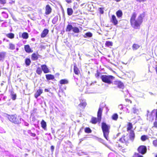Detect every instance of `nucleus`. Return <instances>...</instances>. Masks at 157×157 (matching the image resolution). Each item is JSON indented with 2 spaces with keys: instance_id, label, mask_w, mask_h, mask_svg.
Wrapping results in <instances>:
<instances>
[{
  "instance_id": "24",
  "label": "nucleus",
  "mask_w": 157,
  "mask_h": 157,
  "mask_svg": "<svg viewBox=\"0 0 157 157\" xmlns=\"http://www.w3.org/2000/svg\"><path fill=\"white\" fill-rule=\"evenodd\" d=\"M41 127L44 129H45L46 127V122L44 120H42L41 122Z\"/></svg>"
},
{
  "instance_id": "6",
  "label": "nucleus",
  "mask_w": 157,
  "mask_h": 157,
  "mask_svg": "<svg viewBox=\"0 0 157 157\" xmlns=\"http://www.w3.org/2000/svg\"><path fill=\"white\" fill-rule=\"evenodd\" d=\"M130 139L129 136L128 135L124 136L123 137H122L120 139V141L123 143H125L127 146L129 144V140Z\"/></svg>"
},
{
  "instance_id": "38",
  "label": "nucleus",
  "mask_w": 157,
  "mask_h": 157,
  "mask_svg": "<svg viewBox=\"0 0 157 157\" xmlns=\"http://www.w3.org/2000/svg\"><path fill=\"white\" fill-rule=\"evenodd\" d=\"M11 98L13 100H15L16 99V94H14L13 92L11 93Z\"/></svg>"
},
{
  "instance_id": "15",
  "label": "nucleus",
  "mask_w": 157,
  "mask_h": 157,
  "mask_svg": "<svg viewBox=\"0 0 157 157\" xmlns=\"http://www.w3.org/2000/svg\"><path fill=\"white\" fill-rule=\"evenodd\" d=\"M25 49L26 52L28 53L32 52L33 51L30 48L29 46L28 45H25Z\"/></svg>"
},
{
  "instance_id": "3",
  "label": "nucleus",
  "mask_w": 157,
  "mask_h": 157,
  "mask_svg": "<svg viewBox=\"0 0 157 157\" xmlns=\"http://www.w3.org/2000/svg\"><path fill=\"white\" fill-rule=\"evenodd\" d=\"M6 117L11 122L17 124L21 123V120L22 119L19 117H17L16 115H7Z\"/></svg>"
},
{
  "instance_id": "47",
  "label": "nucleus",
  "mask_w": 157,
  "mask_h": 157,
  "mask_svg": "<svg viewBox=\"0 0 157 157\" xmlns=\"http://www.w3.org/2000/svg\"><path fill=\"white\" fill-rule=\"evenodd\" d=\"M154 126L156 128H157V121H155L154 123Z\"/></svg>"
},
{
  "instance_id": "55",
  "label": "nucleus",
  "mask_w": 157,
  "mask_h": 157,
  "mask_svg": "<svg viewBox=\"0 0 157 157\" xmlns=\"http://www.w3.org/2000/svg\"><path fill=\"white\" fill-rule=\"evenodd\" d=\"M100 12L102 14H103V13H104V11L102 10H101L100 11Z\"/></svg>"
},
{
  "instance_id": "23",
  "label": "nucleus",
  "mask_w": 157,
  "mask_h": 157,
  "mask_svg": "<svg viewBox=\"0 0 157 157\" xmlns=\"http://www.w3.org/2000/svg\"><path fill=\"white\" fill-rule=\"evenodd\" d=\"M38 57L36 53H33L32 55V59L33 60H37Z\"/></svg>"
},
{
  "instance_id": "39",
  "label": "nucleus",
  "mask_w": 157,
  "mask_h": 157,
  "mask_svg": "<svg viewBox=\"0 0 157 157\" xmlns=\"http://www.w3.org/2000/svg\"><path fill=\"white\" fill-rule=\"evenodd\" d=\"M132 128V124L131 123H129L128 124V127L127 128V130H130Z\"/></svg>"
},
{
  "instance_id": "34",
  "label": "nucleus",
  "mask_w": 157,
  "mask_h": 157,
  "mask_svg": "<svg viewBox=\"0 0 157 157\" xmlns=\"http://www.w3.org/2000/svg\"><path fill=\"white\" fill-rule=\"evenodd\" d=\"M5 55V53L4 52H0V60L4 59Z\"/></svg>"
},
{
  "instance_id": "18",
  "label": "nucleus",
  "mask_w": 157,
  "mask_h": 157,
  "mask_svg": "<svg viewBox=\"0 0 157 157\" xmlns=\"http://www.w3.org/2000/svg\"><path fill=\"white\" fill-rule=\"evenodd\" d=\"M73 27L71 25L68 24L67 27L66 31L67 32H70L71 30L73 29Z\"/></svg>"
},
{
  "instance_id": "9",
  "label": "nucleus",
  "mask_w": 157,
  "mask_h": 157,
  "mask_svg": "<svg viewBox=\"0 0 157 157\" xmlns=\"http://www.w3.org/2000/svg\"><path fill=\"white\" fill-rule=\"evenodd\" d=\"M102 111V108L99 107L98 112L97 116L98 120L99 121L101 120V114Z\"/></svg>"
},
{
  "instance_id": "36",
  "label": "nucleus",
  "mask_w": 157,
  "mask_h": 157,
  "mask_svg": "<svg viewBox=\"0 0 157 157\" xmlns=\"http://www.w3.org/2000/svg\"><path fill=\"white\" fill-rule=\"evenodd\" d=\"M132 111L134 113H137L138 112V110L136 109V107L135 106L132 108Z\"/></svg>"
},
{
  "instance_id": "30",
  "label": "nucleus",
  "mask_w": 157,
  "mask_h": 157,
  "mask_svg": "<svg viewBox=\"0 0 157 157\" xmlns=\"http://www.w3.org/2000/svg\"><path fill=\"white\" fill-rule=\"evenodd\" d=\"M58 16H55L52 20V23L53 24H56L57 21H58Z\"/></svg>"
},
{
  "instance_id": "22",
  "label": "nucleus",
  "mask_w": 157,
  "mask_h": 157,
  "mask_svg": "<svg viewBox=\"0 0 157 157\" xmlns=\"http://www.w3.org/2000/svg\"><path fill=\"white\" fill-rule=\"evenodd\" d=\"M74 71L75 74L76 75L78 74L79 72V71L76 65H74Z\"/></svg>"
},
{
  "instance_id": "37",
  "label": "nucleus",
  "mask_w": 157,
  "mask_h": 157,
  "mask_svg": "<svg viewBox=\"0 0 157 157\" xmlns=\"http://www.w3.org/2000/svg\"><path fill=\"white\" fill-rule=\"evenodd\" d=\"M85 35L86 36H84V37H91L92 36V34L90 32H88L86 33L85 34Z\"/></svg>"
},
{
  "instance_id": "46",
  "label": "nucleus",
  "mask_w": 157,
  "mask_h": 157,
  "mask_svg": "<svg viewBox=\"0 0 157 157\" xmlns=\"http://www.w3.org/2000/svg\"><path fill=\"white\" fill-rule=\"evenodd\" d=\"M136 1L140 2H144L146 1L147 0H136Z\"/></svg>"
},
{
  "instance_id": "62",
  "label": "nucleus",
  "mask_w": 157,
  "mask_h": 157,
  "mask_svg": "<svg viewBox=\"0 0 157 157\" xmlns=\"http://www.w3.org/2000/svg\"><path fill=\"white\" fill-rule=\"evenodd\" d=\"M155 157H157V154L156 155Z\"/></svg>"
},
{
  "instance_id": "29",
  "label": "nucleus",
  "mask_w": 157,
  "mask_h": 157,
  "mask_svg": "<svg viewBox=\"0 0 157 157\" xmlns=\"http://www.w3.org/2000/svg\"><path fill=\"white\" fill-rule=\"evenodd\" d=\"M140 47V46L137 44H134L133 45L132 47L133 50H136L139 48Z\"/></svg>"
},
{
  "instance_id": "10",
  "label": "nucleus",
  "mask_w": 157,
  "mask_h": 157,
  "mask_svg": "<svg viewBox=\"0 0 157 157\" xmlns=\"http://www.w3.org/2000/svg\"><path fill=\"white\" fill-rule=\"evenodd\" d=\"M45 9V14L46 15H48L51 12L52 9L49 5H48L46 6Z\"/></svg>"
},
{
  "instance_id": "63",
  "label": "nucleus",
  "mask_w": 157,
  "mask_h": 157,
  "mask_svg": "<svg viewBox=\"0 0 157 157\" xmlns=\"http://www.w3.org/2000/svg\"><path fill=\"white\" fill-rule=\"evenodd\" d=\"M57 75H59V73H57Z\"/></svg>"
},
{
  "instance_id": "21",
  "label": "nucleus",
  "mask_w": 157,
  "mask_h": 157,
  "mask_svg": "<svg viewBox=\"0 0 157 157\" xmlns=\"http://www.w3.org/2000/svg\"><path fill=\"white\" fill-rule=\"evenodd\" d=\"M59 83L61 84H67L68 83V81L67 79H62L60 81Z\"/></svg>"
},
{
  "instance_id": "16",
  "label": "nucleus",
  "mask_w": 157,
  "mask_h": 157,
  "mask_svg": "<svg viewBox=\"0 0 157 157\" xmlns=\"http://www.w3.org/2000/svg\"><path fill=\"white\" fill-rule=\"evenodd\" d=\"M46 79L48 80H52L54 78V75L51 74H47L46 75Z\"/></svg>"
},
{
  "instance_id": "58",
  "label": "nucleus",
  "mask_w": 157,
  "mask_h": 157,
  "mask_svg": "<svg viewBox=\"0 0 157 157\" xmlns=\"http://www.w3.org/2000/svg\"><path fill=\"white\" fill-rule=\"evenodd\" d=\"M115 1H116L117 2H120L121 0H115Z\"/></svg>"
},
{
  "instance_id": "56",
  "label": "nucleus",
  "mask_w": 157,
  "mask_h": 157,
  "mask_svg": "<svg viewBox=\"0 0 157 157\" xmlns=\"http://www.w3.org/2000/svg\"><path fill=\"white\" fill-rule=\"evenodd\" d=\"M118 147H122L121 145L119 144L118 145Z\"/></svg>"
},
{
  "instance_id": "4",
  "label": "nucleus",
  "mask_w": 157,
  "mask_h": 157,
  "mask_svg": "<svg viewBox=\"0 0 157 157\" xmlns=\"http://www.w3.org/2000/svg\"><path fill=\"white\" fill-rule=\"evenodd\" d=\"M115 77L112 75H102L101 78L102 81L108 84H110L112 83V81L114 79Z\"/></svg>"
},
{
  "instance_id": "20",
  "label": "nucleus",
  "mask_w": 157,
  "mask_h": 157,
  "mask_svg": "<svg viewBox=\"0 0 157 157\" xmlns=\"http://www.w3.org/2000/svg\"><path fill=\"white\" fill-rule=\"evenodd\" d=\"M73 13V10L71 8H68L67 9V14L69 16L71 15Z\"/></svg>"
},
{
  "instance_id": "48",
  "label": "nucleus",
  "mask_w": 157,
  "mask_h": 157,
  "mask_svg": "<svg viewBox=\"0 0 157 157\" xmlns=\"http://www.w3.org/2000/svg\"><path fill=\"white\" fill-rule=\"evenodd\" d=\"M31 136L33 137H35L36 136V134L34 133H31Z\"/></svg>"
},
{
  "instance_id": "17",
  "label": "nucleus",
  "mask_w": 157,
  "mask_h": 157,
  "mask_svg": "<svg viewBox=\"0 0 157 157\" xmlns=\"http://www.w3.org/2000/svg\"><path fill=\"white\" fill-rule=\"evenodd\" d=\"M101 121L98 120V118H96L92 117L91 118V122L93 124H96L98 121Z\"/></svg>"
},
{
  "instance_id": "2",
  "label": "nucleus",
  "mask_w": 157,
  "mask_h": 157,
  "mask_svg": "<svg viewBox=\"0 0 157 157\" xmlns=\"http://www.w3.org/2000/svg\"><path fill=\"white\" fill-rule=\"evenodd\" d=\"M110 128V126L107 125L104 122L102 123L101 128L103 133V135L107 140H109L108 135Z\"/></svg>"
},
{
  "instance_id": "50",
  "label": "nucleus",
  "mask_w": 157,
  "mask_h": 157,
  "mask_svg": "<svg viewBox=\"0 0 157 157\" xmlns=\"http://www.w3.org/2000/svg\"><path fill=\"white\" fill-rule=\"evenodd\" d=\"M98 140L100 142H101L103 140L101 138H98Z\"/></svg>"
},
{
  "instance_id": "41",
  "label": "nucleus",
  "mask_w": 157,
  "mask_h": 157,
  "mask_svg": "<svg viewBox=\"0 0 157 157\" xmlns=\"http://www.w3.org/2000/svg\"><path fill=\"white\" fill-rule=\"evenodd\" d=\"M85 131L86 133H90L91 132V130L90 128H86L85 129Z\"/></svg>"
},
{
  "instance_id": "51",
  "label": "nucleus",
  "mask_w": 157,
  "mask_h": 157,
  "mask_svg": "<svg viewBox=\"0 0 157 157\" xmlns=\"http://www.w3.org/2000/svg\"><path fill=\"white\" fill-rule=\"evenodd\" d=\"M54 147L53 146H52L51 147V148L52 151H53L54 149Z\"/></svg>"
},
{
  "instance_id": "12",
  "label": "nucleus",
  "mask_w": 157,
  "mask_h": 157,
  "mask_svg": "<svg viewBox=\"0 0 157 157\" xmlns=\"http://www.w3.org/2000/svg\"><path fill=\"white\" fill-rule=\"evenodd\" d=\"M48 32L49 30L48 29H44L41 34V37L42 38H44L45 37L47 34L48 33Z\"/></svg>"
},
{
  "instance_id": "54",
  "label": "nucleus",
  "mask_w": 157,
  "mask_h": 157,
  "mask_svg": "<svg viewBox=\"0 0 157 157\" xmlns=\"http://www.w3.org/2000/svg\"><path fill=\"white\" fill-rule=\"evenodd\" d=\"M49 90L48 89H44L45 92H49Z\"/></svg>"
},
{
  "instance_id": "43",
  "label": "nucleus",
  "mask_w": 157,
  "mask_h": 157,
  "mask_svg": "<svg viewBox=\"0 0 157 157\" xmlns=\"http://www.w3.org/2000/svg\"><path fill=\"white\" fill-rule=\"evenodd\" d=\"M147 137L146 136L144 135L141 136V139L143 141H145Z\"/></svg>"
},
{
  "instance_id": "53",
  "label": "nucleus",
  "mask_w": 157,
  "mask_h": 157,
  "mask_svg": "<svg viewBox=\"0 0 157 157\" xmlns=\"http://www.w3.org/2000/svg\"><path fill=\"white\" fill-rule=\"evenodd\" d=\"M3 41H6V42H8L9 41V40L6 39L5 38H4L3 39Z\"/></svg>"
},
{
  "instance_id": "49",
  "label": "nucleus",
  "mask_w": 157,
  "mask_h": 157,
  "mask_svg": "<svg viewBox=\"0 0 157 157\" xmlns=\"http://www.w3.org/2000/svg\"><path fill=\"white\" fill-rule=\"evenodd\" d=\"M118 107L121 109H123V107H122V105H119L118 106Z\"/></svg>"
},
{
  "instance_id": "42",
  "label": "nucleus",
  "mask_w": 157,
  "mask_h": 157,
  "mask_svg": "<svg viewBox=\"0 0 157 157\" xmlns=\"http://www.w3.org/2000/svg\"><path fill=\"white\" fill-rule=\"evenodd\" d=\"M153 144L155 147H157V139L154 140L152 142Z\"/></svg>"
},
{
  "instance_id": "8",
  "label": "nucleus",
  "mask_w": 157,
  "mask_h": 157,
  "mask_svg": "<svg viewBox=\"0 0 157 157\" xmlns=\"http://www.w3.org/2000/svg\"><path fill=\"white\" fill-rule=\"evenodd\" d=\"M41 67L42 71L44 73H47L49 72V70L46 65H42Z\"/></svg>"
},
{
  "instance_id": "11",
  "label": "nucleus",
  "mask_w": 157,
  "mask_h": 157,
  "mask_svg": "<svg viewBox=\"0 0 157 157\" xmlns=\"http://www.w3.org/2000/svg\"><path fill=\"white\" fill-rule=\"evenodd\" d=\"M111 21L114 25H117V24L118 21L117 19L116 16L114 15H112Z\"/></svg>"
},
{
  "instance_id": "32",
  "label": "nucleus",
  "mask_w": 157,
  "mask_h": 157,
  "mask_svg": "<svg viewBox=\"0 0 157 157\" xmlns=\"http://www.w3.org/2000/svg\"><path fill=\"white\" fill-rule=\"evenodd\" d=\"M22 37L23 38L27 39L28 38V34L27 33H24L22 35Z\"/></svg>"
},
{
  "instance_id": "35",
  "label": "nucleus",
  "mask_w": 157,
  "mask_h": 157,
  "mask_svg": "<svg viewBox=\"0 0 157 157\" xmlns=\"http://www.w3.org/2000/svg\"><path fill=\"white\" fill-rule=\"evenodd\" d=\"M112 118L113 120H117L118 118V115L116 113L114 114L112 116Z\"/></svg>"
},
{
  "instance_id": "19",
  "label": "nucleus",
  "mask_w": 157,
  "mask_h": 157,
  "mask_svg": "<svg viewBox=\"0 0 157 157\" xmlns=\"http://www.w3.org/2000/svg\"><path fill=\"white\" fill-rule=\"evenodd\" d=\"M9 49L10 50H14L15 48V45L12 44V43H10L9 44Z\"/></svg>"
},
{
  "instance_id": "25",
  "label": "nucleus",
  "mask_w": 157,
  "mask_h": 157,
  "mask_svg": "<svg viewBox=\"0 0 157 157\" xmlns=\"http://www.w3.org/2000/svg\"><path fill=\"white\" fill-rule=\"evenodd\" d=\"M6 35L7 37L10 39L13 38L14 37V34L12 33L6 34Z\"/></svg>"
},
{
  "instance_id": "59",
  "label": "nucleus",
  "mask_w": 157,
  "mask_h": 157,
  "mask_svg": "<svg viewBox=\"0 0 157 157\" xmlns=\"http://www.w3.org/2000/svg\"><path fill=\"white\" fill-rule=\"evenodd\" d=\"M25 125L26 126H28L29 125V124L28 123H26Z\"/></svg>"
},
{
  "instance_id": "52",
  "label": "nucleus",
  "mask_w": 157,
  "mask_h": 157,
  "mask_svg": "<svg viewBox=\"0 0 157 157\" xmlns=\"http://www.w3.org/2000/svg\"><path fill=\"white\" fill-rule=\"evenodd\" d=\"M66 2L69 3L71 2V0H66Z\"/></svg>"
},
{
  "instance_id": "26",
  "label": "nucleus",
  "mask_w": 157,
  "mask_h": 157,
  "mask_svg": "<svg viewBox=\"0 0 157 157\" xmlns=\"http://www.w3.org/2000/svg\"><path fill=\"white\" fill-rule=\"evenodd\" d=\"M25 63L27 66H29L31 63V60L29 59L26 58L25 59Z\"/></svg>"
},
{
  "instance_id": "7",
  "label": "nucleus",
  "mask_w": 157,
  "mask_h": 157,
  "mask_svg": "<svg viewBox=\"0 0 157 157\" xmlns=\"http://www.w3.org/2000/svg\"><path fill=\"white\" fill-rule=\"evenodd\" d=\"M114 84L117 85L118 88L121 89H123L124 87V85L122 82H121L117 81L114 82Z\"/></svg>"
},
{
  "instance_id": "5",
  "label": "nucleus",
  "mask_w": 157,
  "mask_h": 157,
  "mask_svg": "<svg viewBox=\"0 0 157 157\" xmlns=\"http://www.w3.org/2000/svg\"><path fill=\"white\" fill-rule=\"evenodd\" d=\"M147 150V147L146 146L141 145L139 147L137 150L139 153L144 155L146 152Z\"/></svg>"
},
{
  "instance_id": "27",
  "label": "nucleus",
  "mask_w": 157,
  "mask_h": 157,
  "mask_svg": "<svg viewBox=\"0 0 157 157\" xmlns=\"http://www.w3.org/2000/svg\"><path fill=\"white\" fill-rule=\"evenodd\" d=\"M116 14L118 17H120L122 16V13L121 10H119L117 12Z\"/></svg>"
},
{
  "instance_id": "14",
  "label": "nucleus",
  "mask_w": 157,
  "mask_h": 157,
  "mask_svg": "<svg viewBox=\"0 0 157 157\" xmlns=\"http://www.w3.org/2000/svg\"><path fill=\"white\" fill-rule=\"evenodd\" d=\"M135 134L134 131L132 130H131L129 136V138L132 141L133 140L135 137Z\"/></svg>"
},
{
  "instance_id": "64",
  "label": "nucleus",
  "mask_w": 157,
  "mask_h": 157,
  "mask_svg": "<svg viewBox=\"0 0 157 157\" xmlns=\"http://www.w3.org/2000/svg\"><path fill=\"white\" fill-rule=\"evenodd\" d=\"M3 83H1V85H3Z\"/></svg>"
},
{
  "instance_id": "1",
  "label": "nucleus",
  "mask_w": 157,
  "mask_h": 157,
  "mask_svg": "<svg viewBox=\"0 0 157 157\" xmlns=\"http://www.w3.org/2000/svg\"><path fill=\"white\" fill-rule=\"evenodd\" d=\"M137 14L134 12L133 13L130 19L131 25L135 29H137L139 27L143 22V19L145 16L144 13L140 14L136 20V18Z\"/></svg>"
},
{
  "instance_id": "13",
  "label": "nucleus",
  "mask_w": 157,
  "mask_h": 157,
  "mask_svg": "<svg viewBox=\"0 0 157 157\" xmlns=\"http://www.w3.org/2000/svg\"><path fill=\"white\" fill-rule=\"evenodd\" d=\"M42 92L43 90H42L39 89L38 90L35 94V97L36 98H37L38 96L40 95L42 93Z\"/></svg>"
},
{
  "instance_id": "44",
  "label": "nucleus",
  "mask_w": 157,
  "mask_h": 157,
  "mask_svg": "<svg viewBox=\"0 0 157 157\" xmlns=\"http://www.w3.org/2000/svg\"><path fill=\"white\" fill-rule=\"evenodd\" d=\"M6 3V0H0V4H4Z\"/></svg>"
},
{
  "instance_id": "28",
  "label": "nucleus",
  "mask_w": 157,
  "mask_h": 157,
  "mask_svg": "<svg viewBox=\"0 0 157 157\" xmlns=\"http://www.w3.org/2000/svg\"><path fill=\"white\" fill-rule=\"evenodd\" d=\"M42 69L40 67H38L36 70V73L39 75H40L42 73Z\"/></svg>"
},
{
  "instance_id": "60",
  "label": "nucleus",
  "mask_w": 157,
  "mask_h": 157,
  "mask_svg": "<svg viewBox=\"0 0 157 157\" xmlns=\"http://www.w3.org/2000/svg\"><path fill=\"white\" fill-rule=\"evenodd\" d=\"M107 147L109 148V149H110V147H109V146H107Z\"/></svg>"
},
{
  "instance_id": "45",
  "label": "nucleus",
  "mask_w": 157,
  "mask_h": 157,
  "mask_svg": "<svg viewBox=\"0 0 157 157\" xmlns=\"http://www.w3.org/2000/svg\"><path fill=\"white\" fill-rule=\"evenodd\" d=\"M135 155L136 157H143V156L140 155L139 153H135Z\"/></svg>"
},
{
  "instance_id": "31",
  "label": "nucleus",
  "mask_w": 157,
  "mask_h": 157,
  "mask_svg": "<svg viewBox=\"0 0 157 157\" xmlns=\"http://www.w3.org/2000/svg\"><path fill=\"white\" fill-rule=\"evenodd\" d=\"M73 31L75 33H78L79 32V30L77 27H73Z\"/></svg>"
},
{
  "instance_id": "57",
  "label": "nucleus",
  "mask_w": 157,
  "mask_h": 157,
  "mask_svg": "<svg viewBox=\"0 0 157 157\" xmlns=\"http://www.w3.org/2000/svg\"><path fill=\"white\" fill-rule=\"evenodd\" d=\"M156 119L157 120V111L156 112Z\"/></svg>"
},
{
  "instance_id": "61",
  "label": "nucleus",
  "mask_w": 157,
  "mask_h": 157,
  "mask_svg": "<svg viewBox=\"0 0 157 157\" xmlns=\"http://www.w3.org/2000/svg\"><path fill=\"white\" fill-rule=\"evenodd\" d=\"M129 101H130V102L131 103H132V101H130V100H129Z\"/></svg>"
},
{
  "instance_id": "40",
  "label": "nucleus",
  "mask_w": 157,
  "mask_h": 157,
  "mask_svg": "<svg viewBox=\"0 0 157 157\" xmlns=\"http://www.w3.org/2000/svg\"><path fill=\"white\" fill-rule=\"evenodd\" d=\"M86 103L85 101H84L82 102H81L80 103L79 105L80 106H82L83 107H84L86 106Z\"/></svg>"
},
{
  "instance_id": "33",
  "label": "nucleus",
  "mask_w": 157,
  "mask_h": 157,
  "mask_svg": "<svg viewBox=\"0 0 157 157\" xmlns=\"http://www.w3.org/2000/svg\"><path fill=\"white\" fill-rule=\"evenodd\" d=\"M105 44L108 47H109V46H113V43L111 41H106Z\"/></svg>"
}]
</instances>
